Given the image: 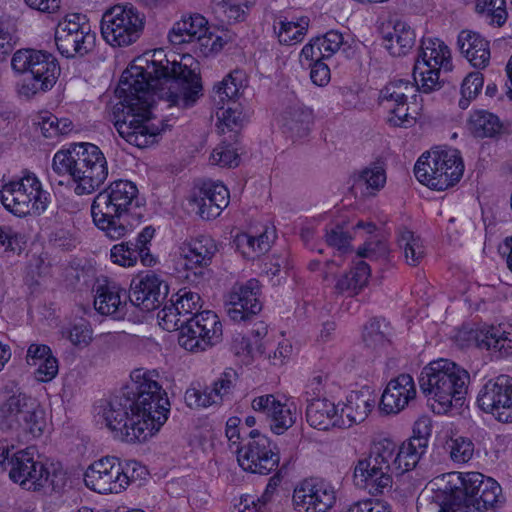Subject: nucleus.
I'll return each mask as SVG.
<instances>
[{"instance_id": "nucleus-1", "label": "nucleus", "mask_w": 512, "mask_h": 512, "mask_svg": "<svg viewBox=\"0 0 512 512\" xmlns=\"http://www.w3.org/2000/svg\"><path fill=\"white\" fill-rule=\"evenodd\" d=\"M191 56L181 62L152 61L147 68L132 65L121 75L115 90L120 101L113 108L114 126L129 144L146 148L156 142L160 131L150 127L151 106L155 94L171 105L184 109L195 105L202 96V83L193 69Z\"/></svg>"}, {"instance_id": "nucleus-2", "label": "nucleus", "mask_w": 512, "mask_h": 512, "mask_svg": "<svg viewBox=\"0 0 512 512\" xmlns=\"http://www.w3.org/2000/svg\"><path fill=\"white\" fill-rule=\"evenodd\" d=\"M156 377L155 370H133L130 381L107 402L102 416L115 438L145 442L165 424L170 402Z\"/></svg>"}, {"instance_id": "nucleus-3", "label": "nucleus", "mask_w": 512, "mask_h": 512, "mask_svg": "<svg viewBox=\"0 0 512 512\" xmlns=\"http://www.w3.org/2000/svg\"><path fill=\"white\" fill-rule=\"evenodd\" d=\"M137 186L129 181H113L99 192L91 205L94 224L111 240L125 237L134 230L129 223V215L140 207Z\"/></svg>"}, {"instance_id": "nucleus-4", "label": "nucleus", "mask_w": 512, "mask_h": 512, "mask_svg": "<svg viewBox=\"0 0 512 512\" xmlns=\"http://www.w3.org/2000/svg\"><path fill=\"white\" fill-rule=\"evenodd\" d=\"M52 169L58 175L68 174L76 183L77 195L91 194L107 179V161L100 148L92 143L71 144L67 150L57 151Z\"/></svg>"}, {"instance_id": "nucleus-5", "label": "nucleus", "mask_w": 512, "mask_h": 512, "mask_svg": "<svg viewBox=\"0 0 512 512\" xmlns=\"http://www.w3.org/2000/svg\"><path fill=\"white\" fill-rule=\"evenodd\" d=\"M183 317L173 299L157 314L159 325L164 330L179 331L178 342L184 349L205 351L222 340V323L215 312L206 310L190 318Z\"/></svg>"}, {"instance_id": "nucleus-6", "label": "nucleus", "mask_w": 512, "mask_h": 512, "mask_svg": "<svg viewBox=\"0 0 512 512\" xmlns=\"http://www.w3.org/2000/svg\"><path fill=\"white\" fill-rule=\"evenodd\" d=\"M469 381L470 375L464 368L448 359H439L423 368L419 386L423 394L437 403V413L442 414L452 406L462 405Z\"/></svg>"}, {"instance_id": "nucleus-7", "label": "nucleus", "mask_w": 512, "mask_h": 512, "mask_svg": "<svg viewBox=\"0 0 512 512\" xmlns=\"http://www.w3.org/2000/svg\"><path fill=\"white\" fill-rule=\"evenodd\" d=\"M11 66L15 72L24 75L18 93L26 98L50 90L60 75L57 59L51 53L42 50L16 51L12 57Z\"/></svg>"}, {"instance_id": "nucleus-8", "label": "nucleus", "mask_w": 512, "mask_h": 512, "mask_svg": "<svg viewBox=\"0 0 512 512\" xmlns=\"http://www.w3.org/2000/svg\"><path fill=\"white\" fill-rule=\"evenodd\" d=\"M9 465L10 479L26 491L38 492L49 486L59 492L67 484V473L61 467L35 459L28 450L16 452Z\"/></svg>"}, {"instance_id": "nucleus-9", "label": "nucleus", "mask_w": 512, "mask_h": 512, "mask_svg": "<svg viewBox=\"0 0 512 512\" xmlns=\"http://www.w3.org/2000/svg\"><path fill=\"white\" fill-rule=\"evenodd\" d=\"M464 163L457 149L427 152L420 156L414 166L419 182L437 191H443L460 181Z\"/></svg>"}, {"instance_id": "nucleus-10", "label": "nucleus", "mask_w": 512, "mask_h": 512, "mask_svg": "<svg viewBox=\"0 0 512 512\" xmlns=\"http://www.w3.org/2000/svg\"><path fill=\"white\" fill-rule=\"evenodd\" d=\"M143 467L136 461L121 462L106 456L92 463L84 474L87 488L99 494L120 493L141 474Z\"/></svg>"}, {"instance_id": "nucleus-11", "label": "nucleus", "mask_w": 512, "mask_h": 512, "mask_svg": "<svg viewBox=\"0 0 512 512\" xmlns=\"http://www.w3.org/2000/svg\"><path fill=\"white\" fill-rule=\"evenodd\" d=\"M459 484L451 488L450 494L441 505L463 508L468 512L470 505L477 510L489 509L501 494L500 485L492 478L479 472H469L458 477Z\"/></svg>"}, {"instance_id": "nucleus-12", "label": "nucleus", "mask_w": 512, "mask_h": 512, "mask_svg": "<svg viewBox=\"0 0 512 512\" xmlns=\"http://www.w3.org/2000/svg\"><path fill=\"white\" fill-rule=\"evenodd\" d=\"M3 206L14 215L24 217L31 213L42 214L51 202V194L33 173H27L18 180L10 181L1 191Z\"/></svg>"}, {"instance_id": "nucleus-13", "label": "nucleus", "mask_w": 512, "mask_h": 512, "mask_svg": "<svg viewBox=\"0 0 512 512\" xmlns=\"http://www.w3.org/2000/svg\"><path fill=\"white\" fill-rule=\"evenodd\" d=\"M103 39L113 47L128 46L137 41L144 28V18L132 5H115L101 19Z\"/></svg>"}, {"instance_id": "nucleus-14", "label": "nucleus", "mask_w": 512, "mask_h": 512, "mask_svg": "<svg viewBox=\"0 0 512 512\" xmlns=\"http://www.w3.org/2000/svg\"><path fill=\"white\" fill-rule=\"evenodd\" d=\"M392 450L388 444L382 446L375 443L367 457L360 459L354 468L356 486L367 489L370 494H382L383 490L392 486L393 471L389 465Z\"/></svg>"}, {"instance_id": "nucleus-15", "label": "nucleus", "mask_w": 512, "mask_h": 512, "mask_svg": "<svg viewBox=\"0 0 512 512\" xmlns=\"http://www.w3.org/2000/svg\"><path fill=\"white\" fill-rule=\"evenodd\" d=\"M478 407L502 423L512 422V377L499 375L489 379L479 390Z\"/></svg>"}, {"instance_id": "nucleus-16", "label": "nucleus", "mask_w": 512, "mask_h": 512, "mask_svg": "<svg viewBox=\"0 0 512 512\" xmlns=\"http://www.w3.org/2000/svg\"><path fill=\"white\" fill-rule=\"evenodd\" d=\"M250 440L244 446H237L240 466L251 473L267 475L279 464L280 456L271 447L270 439L258 430L248 433Z\"/></svg>"}, {"instance_id": "nucleus-17", "label": "nucleus", "mask_w": 512, "mask_h": 512, "mask_svg": "<svg viewBox=\"0 0 512 512\" xmlns=\"http://www.w3.org/2000/svg\"><path fill=\"white\" fill-rule=\"evenodd\" d=\"M261 285L257 279L235 283L227 295L225 310L235 322L251 320L262 310Z\"/></svg>"}, {"instance_id": "nucleus-18", "label": "nucleus", "mask_w": 512, "mask_h": 512, "mask_svg": "<svg viewBox=\"0 0 512 512\" xmlns=\"http://www.w3.org/2000/svg\"><path fill=\"white\" fill-rule=\"evenodd\" d=\"M335 501L333 487L317 478L304 480L293 494V503L299 512H327Z\"/></svg>"}, {"instance_id": "nucleus-19", "label": "nucleus", "mask_w": 512, "mask_h": 512, "mask_svg": "<svg viewBox=\"0 0 512 512\" xmlns=\"http://www.w3.org/2000/svg\"><path fill=\"white\" fill-rule=\"evenodd\" d=\"M155 229L146 226L134 241H123L114 245L110 251V258L113 263L123 267L134 266L138 260L144 266H153L156 258L151 254L148 245L154 237Z\"/></svg>"}, {"instance_id": "nucleus-20", "label": "nucleus", "mask_w": 512, "mask_h": 512, "mask_svg": "<svg viewBox=\"0 0 512 512\" xmlns=\"http://www.w3.org/2000/svg\"><path fill=\"white\" fill-rule=\"evenodd\" d=\"M168 293L169 286L164 280L155 274H147L131 281L128 300L141 311L150 312L160 307Z\"/></svg>"}, {"instance_id": "nucleus-21", "label": "nucleus", "mask_w": 512, "mask_h": 512, "mask_svg": "<svg viewBox=\"0 0 512 512\" xmlns=\"http://www.w3.org/2000/svg\"><path fill=\"white\" fill-rule=\"evenodd\" d=\"M189 203L202 219H215L228 206L229 191L222 183L204 182L193 192Z\"/></svg>"}, {"instance_id": "nucleus-22", "label": "nucleus", "mask_w": 512, "mask_h": 512, "mask_svg": "<svg viewBox=\"0 0 512 512\" xmlns=\"http://www.w3.org/2000/svg\"><path fill=\"white\" fill-rule=\"evenodd\" d=\"M181 251L185 260L184 266L189 271L186 278L191 279L192 275L202 278L208 272L207 267L217 252V246L210 236L201 235L184 243Z\"/></svg>"}, {"instance_id": "nucleus-23", "label": "nucleus", "mask_w": 512, "mask_h": 512, "mask_svg": "<svg viewBox=\"0 0 512 512\" xmlns=\"http://www.w3.org/2000/svg\"><path fill=\"white\" fill-rule=\"evenodd\" d=\"M128 293L118 283L106 277L98 280L95 288L94 307L102 315L122 319L127 313Z\"/></svg>"}, {"instance_id": "nucleus-24", "label": "nucleus", "mask_w": 512, "mask_h": 512, "mask_svg": "<svg viewBox=\"0 0 512 512\" xmlns=\"http://www.w3.org/2000/svg\"><path fill=\"white\" fill-rule=\"evenodd\" d=\"M16 417L20 424L19 437H40L46 427L45 412L38 401L25 393L15 394Z\"/></svg>"}, {"instance_id": "nucleus-25", "label": "nucleus", "mask_w": 512, "mask_h": 512, "mask_svg": "<svg viewBox=\"0 0 512 512\" xmlns=\"http://www.w3.org/2000/svg\"><path fill=\"white\" fill-rule=\"evenodd\" d=\"M468 340L480 349L498 354V357L512 355V333L499 326H484L471 329Z\"/></svg>"}, {"instance_id": "nucleus-26", "label": "nucleus", "mask_w": 512, "mask_h": 512, "mask_svg": "<svg viewBox=\"0 0 512 512\" xmlns=\"http://www.w3.org/2000/svg\"><path fill=\"white\" fill-rule=\"evenodd\" d=\"M252 408L270 418V428L277 435L283 434L295 422L291 409L271 394L256 397L252 401Z\"/></svg>"}, {"instance_id": "nucleus-27", "label": "nucleus", "mask_w": 512, "mask_h": 512, "mask_svg": "<svg viewBox=\"0 0 512 512\" xmlns=\"http://www.w3.org/2000/svg\"><path fill=\"white\" fill-rule=\"evenodd\" d=\"M383 46L390 55L399 57L406 55L415 45L414 30L404 21L390 23L382 31Z\"/></svg>"}, {"instance_id": "nucleus-28", "label": "nucleus", "mask_w": 512, "mask_h": 512, "mask_svg": "<svg viewBox=\"0 0 512 512\" xmlns=\"http://www.w3.org/2000/svg\"><path fill=\"white\" fill-rule=\"evenodd\" d=\"M457 44L461 53L474 67L485 68L489 64V42L480 34L463 30L458 35Z\"/></svg>"}, {"instance_id": "nucleus-29", "label": "nucleus", "mask_w": 512, "mask_h": 512, "mask_svg": "<svg viewBox=\"0 0 512 512\" xmlns=\"http://www.w3.org/2000/svg\"><path fill=\"white\" fill-rule=\"evenodd\" d=\"M380 444L382 446H386L387 444L390 446L392 455L388 463L396 476L403 475L413 470L426 452L421 451V449H418L407 440L404 441L400 447H397V444L389 439L381 440Z\"/></svg>"}, {"instance_id": "nucleus-30", "label": "nucleus", "mask_w": 512, "mask_h": 512, "mask_svg": "<svg viewBox=\"0 0 512 512\" xmlns=\"http://www.w3.org/2000/svg\"><path fill=\"white\" fill-rule=\"evenodd\" d=\"M207 31L206 19L200 14H194L176 22L170 30L168 38L172 44L180 45L201 40Z\"/></svg>"}, {"instance_id": "nucleus-31", "label": "nucleus", "mask_w": 512, "mask_h": 512, "mask_svg": "<svg viewBox=\"0 0 512 512\" xmlns=\"http://www.w3.org/2000/svg\"><path fill=\"white\" fill-rule=\"evenodd\" d=\"M470 133L477 138H498L504 131V123L500 118L487 110L474 111L467 123Z\"/></svg>"}, {"instance_id": "nucleus-32", "label": "nucleus", "mask_w": 512, "mask_h": 512, "mask_svg": "<svg viewBox=\"0 0 512 512\" xmlns=\"http://www.w3.org/2000/svg\"><path fill=\"white\" fill-rule=\"evenodd\" d=\"M66 35L62 33L60 38L55 39L57 49L62 56L83 57L93 51L96 41L95 33L89 31Z\"/></svg>"}, {"instance_id": "nucleus-33", "label": "nucleus", "mask_w": 512, "mask_h": 512, "mask_svg": "<svg viewBox=\"0 0 512 512\" xmlns=\"http://www.w3.org/2000/svg\"><path fill=\"white\" fill-rule=\"evenodd\" d=\"M306 420L315 429L328 430L338 422L336 406L325 398L311 399L306 408Z\"/></svg>"}, {"instance_id": "nucleus-34", "label": "nucleus", "mask_w": 512, "mask_h": 512, "mask_svg": "<svg viewBox=\"0 0 512 512\" xmlns=\"http://www.w3.org/2000/svg\"><path fill=\"white\" fill-rule=\"evenodd\" d=\"M313 123L312 110L301 105L290 106L283 116V127L292 138L306 137Z\"/></svg>"}, {"instance_id": "nucleus-35", "label": "nucleus", "mask_w": 512, "mask_h": 512, "mask_svg": "<svg viewBox=\"0 0 512 512\" xmlns=\"http://www.w3.org/2000/svg\"><path fill=\"white\" fill-rule=\"evenodd\" d=\"M245 75L241 70H234L227 74L213 87L212 98L217 103H231L235 105V99L245 88Z\"/></svg>"}, {"instance_id": "nucleus-36", "label": "nucleus", "mask_w": 512, "mask_h": 512, "mask_svg": "<svg viewBox=\"0 0 512 512\" xmlns=\"http://www.w3.org/2000/svg\"><path fill=\"white\" fill-rule=\"evenodd\" d=\"M416 61L428 62L434 68L440 67L445 71H450L452 67L449 47L437 38L421 41V53Z\"/></svg>"}, {"instance_id": "nucleus-37", "label": "nucleus", "mask_w": 512, "mask_h": 512, "mask_svg": "<svg viewBox=\"0 0 512 512\" xmlns=\"http://www.w3.org/2000/svg\"><path fill=\"white\" fill-rule=\"evenodd\" d=\"M375 405V400L367 397L364 391L351 392L347 403L342 408L350 423H360L365 420Z\"/></svg>"}, {"instance_id": "nucleus-38", "label": "nucleus", "mask_w": 512, "mask_h": 512, "mask_svg": "<svg viewBox=\"0 0 512 512\" xmlns=\"http://www.w3.org/2000/svg\"><path fill=\"white\" fill-rule=\"evenodd\" d=\"M392 328L383 318L369 320L363 330V342L371 349H379L390 342Z\"/></svg>"}, {"instance_id": "nucleus-39", "label": "nucleus", "mask_w": 512, "mask_h": 512, "mask_svg": "<svg viewBox=\"0 0 512 512\" xmlns=\"http://www.w3.org/2000/svg\"><path fill=\"white\" fill-rule=\"evenodd\" d=\"M440 67L434 68L428 62L416 61L413 69L417 89L423 93H431L442 87L439 80Z\"/></svg>"}, {"instance_id": "nucleus-40", "label": "nucleus", "mask_w": 512, "mask_h": 512, "mask_svg": "<svg viewBox=\"0 0 512 512\" xmlns=\"http://www.w3.org/2000/svg\"><path fill=\"white\" fill-rule=\"evenodd\" d=\"M308 26V17H301L298 22L279 20L274 24V31L281 44L291 45L303 39Z\"/></svg>"}, {"instance_id": "nucleus-41", "label": "nucleus", "mask_w": 512, "mask_h": 512, "mask_svg": "<svg viewBox=\"0 0 512 512\" xmlns=\"http://www.w3.org/2000/svg\"><path fill=\"white\" fill-rule=\"evenodd\" d=\"M398 245L403 250L406 262L411 266L418 265L424 257L425 250L421 238L410 230L400 232Z\"/></svg>"}, {"instance_id": "nucleus-42", "label": "nucleus", "mask_w": 512, "mask_h": 512, "mask_svg": "<svg viewBox=\"0 0 512 512\" xmlns=\"http://www.w3.org/2000/svg\"><path fill=\"white\" fill-rule=\"evenodd\" d=\"M476 12L486 17L489 24L502 27L508 17L506 0H477Z\"/></svg>"}, {"instance_id": "nucleus-43", "label": "nucleus", "mask_w": 512, "mask_h": 512, "mask_svg": "<svg viewBox=\"0 0 512 512\" xmlns=\"http://www.w3.org/2000/svg\"><path fill=\"white\" fill-rule=\"evenodd\" d=\"M415 91L414 85L408 81L399 79L390 82L380 91L383 101H393L397 106L407 104L408 95Z\"/></svg>"}, {"instance_id": "nucleus-44", "label": "nucleus", "mask_w": 512, "mask_h": 512, "mask_svg": "<svg viewBox=\"0 0 512 512\" xmlns=\"http://www.w3.org/2000/svg\"><path fill=\"white\" fill-rule=\"evenodd\" d=\"M15 409V394H13L0 405V431L19 437L20 424Z\"/></svg>"}, {"instance_id": "nucleus-45", "label": "nucleus", "mask_w": 512, "mask_h": 512, "mask_svg": "<svg viewBox=\"0 0 512 512\" xmlns=\"http://www.w3.org/2000/svg\"><path fill=\"white\" fill-rule=\"evenodd\" d=\"M450 458L456 463H467L474 455L475 445L473 441L464 436L450 438L447 441Z\"/></svg>"}, {"instance_id": "nucleus-46", "label": "nucleus", "mask_w": 512, "mask_h": 512, "mask_svg": "<svg viewBox=\"0 0 512 512\" xmlns=\"http://www.w3.org/2000/svg\"><path fill=\"white\" fill-rule=\"evenodd\" d=\"M235 143L223 141L211 153L210 162L222 167H236L240 158Z\"/></svg>"}, {"instance_id": "nucleus-47", "label": "nucleus", "mask_w": 512, "mask_h": 512, "mask_svg": "<svg viewBox=\"0 0 512 512\" xmlns=\"http://www.w3.org/2000/svg\"><path fill=\"white\" fill-rule=\"evenodd\" d=\"M484 84L483 74L480 72H471L463 80L461 85L462 98L459 100V106L466 109L469 103L474 99Z\"/></svg>"}, {"instance_id": "nucleus-48", "label": "nucleus", "mask_w": 512, "mask_h": 512, "mask_svg": "<svg viewBox=\"0 0 512 512\" xmlns=\"http://www.w3.org/2000/svg\"><path fill=\"white\" fill-rule=\"evenodd\" d=\"M92 332L91 325L84 319L62 329V335L74 346H87L92 341Z\"/></svg>"}, {"instance_id": "nucleus-49", "label": "nucleus", "mask_w": 512, "mask_h": 512, "mask_svg": "<svg viewBox=\"0 0 512 512\" xmlns=\"http://www.w3.org/2000/svg\"><path fill=\"white\" fill-rule=\"evenodd\" d=\"M231 349L235 355H245L252 358L262 356L266 353L265 343L253 345L252 339L242 333H235L231 341Z\"/></svg>"}, {"instance_id": "nucleus-50", "label": "nucleus", "mask_w": 512, "mask_h": 512, "mask_svg": "<svg viewBox=\"0 0 512 512\" xmlns=\"http://www.w3.org/2000/svg\"><path fill=\"white\" fill-rule=\"evenodd\" d=\"M24 241L19 233L9 226L0 225V255L20 254Z\"/></svg>"}, {"instance_id": "nucleus-51", "label": "nucleus", "mask_w": 512, "mask_h": 512, "mask_svg": "<svg viewBox=\"0 0 512 512\" xmlns=\"http://www.w3.org/2000/svg\"><path fill=\"white\" fill-rule=\"evenodd\" d=\"M326 243L341 253H347L351 250V234L344 229L343 225H334L326 229Z\"/></svg>"}, {"instance_id": "nucleus-52", "label": "nucleus", "mask_w": 512, "mask_h": 512, "mask_svg": "<svg viewBox=\"0 0 512 512\" xmlns=\"http://www.w3.org/2000/svg\"><path fill=\"white\" fill-rule=\"evenodd\" d=\"M343 43V35L336 30H330L323 36L316 37L318 52L325 59H329L332 55H334L340 49Z\"/></svg>"}, {"instance_id": "nucleus-53", "label": "nucleus", "mask_w": 512, "mask_h": 512, "mask_svg": "<svg viewBox=\"0 0 512 512\" xmlns=\"http://www.w3.org/2000/svg\"><path fill=\"white\" fill-rule=\"evenodd\" d=\"M176 296L177 298L174 300V303L177 304V308L184 317L190 314L194 316L201 313L199 312L201 298L198 293L183 288L177 292Z\"/></svg>"}, {"instance_id": "nucleus-54", "label": "nucleus", "mask_w": 512, "mask_h": 512, "mask_svg": "<svg viewBox=\"0 0 512 512\" xmlns=\"http://www.w3.org/2000/svg\"><path fill=\"white\" fill-rule=\"evenodd\" d=\"M395 387L394 384H388L381 397L380 405L387 413H398L409 402Z\"/></svg>"}, {"instance_id": "nucleus-55", "label": "nucleus", "mask_w": 512, "mask_h": 512, "mask_svg": "<svg viewBox=\"0 0 512 512\" xmlns=\"http://www.w3.org/2000/svg\"><path fill=\"white\" fill-rule=\"evenodd\" d=\"M185 402L190 408L208 407L218 403L210 387L200 389L192 387L185 392Z\"/></svg>"}, {"instance_id": "nucleus-56", "label": "nucleus", "mask_w": 512, "mask_h": 512, "mask_svg": "<svg viewBox=\"0 0 512 512\" xmlns=\"http://www.w3.org/2000/svg\"><path fill=\"white\" fill-rule=\"evenodd\" d=\"M357 182L366 185L367 188L379 190L386 182L385 170L378 165L366 167L359 174Z\"/></svg>"}, {"instance_id": "nucleus-57", "label": "nucleus", "mask_w": 512, "mask_h": 512, "mask_svg": "<svg viewBox=\"0 0 512 512\" xmlns=\"http://www.w3.org/2000/svg\"><path fill=\"white\" fill-rule=\"evenodd\" d=\"M221 109H223V112L219 119L223 123L222 133L229 132L231 133L230 138L236 137L243 119L242 112L238 111L231 103H228L227 108L221 107Z\"/></svg>"}, {"instance_id": "nucleus-58", "label": "nucleus", "mask_w": 512, "mask_h": 512, "mask_svg": "<svg viewBox=\"0 0 512 512\" xmlns=\"http://www.w3.org/2000/svg\"><path fill=\"white\" fill-rule=\"evenodd\" d=\"M84 19L85 17L80 14L67 15L64 21L58 24L55 32V39L60 38L62 33L67 34L66 36H68L70 34L91 31L90 26L87 23L84 21L81 22V20Z\"/></svg>"}, {"instance_id": "nucleus-59", "label": "nucleus", "mask_w": 512, "mask_h": 512, "mask_svg": "<svg viewBox=\"0 0 512 512\" xmlns=\"http://www.w3.org/2000/svg\"><path fill=\"white\" fill-rule=\"evenodd\" d=\"M432 424L428 418L418 419L413 426V435L407 440L421 451H426L431 436Z\"/></svg>"}, {"instance_id": "nucleus-60", "label": "nucleus", "mask_w": 512, "mask_h": 512, "mask_svg": "<svg viewBox=\"0 0 512 512\" xmlns=\"http://www.w3.org/2000/svg\"><path fill=\"white\" fill-rule=\"evenodd\" d=\"M238 378L237 372L232 368H227L220 376V378L214 382L211 391L215 396L217 402L222 400V397L228 394L235 381Z\"/></svg>"}, {"instance_id": "nucleus-61", "label": "nucleus", "mask_w": 512, "mask_h": 512, "mask_svg": "<svg viewBox=\"0 0 512 512\" xmlns=\"http://www.w3.org/2000/svg\"><path fill=\"white\" fill-rule=\"evenodd\" d=\"M37 379L42 382L51 381L58 374V361L53 355H48L38 364Z\"/></svg>"}, {"instance_id": "nucleus-62", "label": "nucleus", "mask_w": 512, "mask_h": 512, "mask_svg": "<svg viewBox=\"0 0 512 512\" xmlns=\"http://www.w3.org/2000/svg\"><path fill=\"white\" fill-rule=\"evenodd\" d=\"M388 384H394L395 390L401 392V395L408 401L416 395L415 384L413 378L409 374H401L396 379L391 380Z\"/></svg>"}, {"instance_id": "nucleus-63", "label": "nucleus", "mask_w": 512, "mask_h": 512, "mask_svg": "<svg viewBox=\"0 0 512 512\" xmlns=\"http://www.w3.org/2000/svg\"><path fill=\"white\" fill-rule=\"evenodd\" d=\"M310 78L317 86H325L330 81L329 66L322 61H316L311 65Z\"/></svg>"}, {"instance_id": "nucleus-64", "label": "nucleus", "mask_w": 512, "mask_h": 512, "mask_svg": "<svg viewBox=\"0 0 512 512\" xmlns=\"http://www.w3.org/2000/svg\"><path fill=\"white\" fill-rule=\"evenodd\" d=\"M48 355H52L49 346L44 344H31L27 350L26 362L28 365L36 366L45 360Z\"/></svg>"}]
</instances>
